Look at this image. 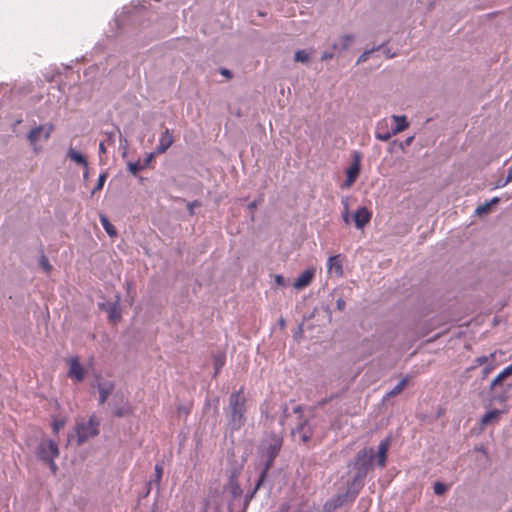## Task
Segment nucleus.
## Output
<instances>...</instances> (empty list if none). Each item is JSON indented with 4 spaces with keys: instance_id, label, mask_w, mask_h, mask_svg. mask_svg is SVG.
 <instances>
[{
    "instance_id": "nucleus-43",
    "label": "nucleus",
    "mask_w": 512,
    "mask_h": 512,
    "mask_svg": "<svg viewBox=\"0 0 512 512\" xmlns=\"http://www.w3.org/2000/svg\"><path fill=\"white\" fill-rule=\"evenodd\" d=\"M54 460L55 459H52V460H49V461L45 462L49 466L52 474H56V472L58 470V467H57V465H56Z\"/></svg>"
},
{
    "instance_id": "nucleus-46",
    "label": "nucleus",
    "mask_w": 512,
    "mask_h": 512,
    "mask_svg": "<svg viewBox=\"0 0 512 512\" xmlns=\"http://www.w3.org/2000/svg\"><path fill=\"white\" fill-rule=\"evenodd\" d=\"M346 303L342 298L337 299L336 307L338 310L343 311L345 309Z\"/></svg>"
},
{
    "instance_id": "nucleus-21",
    "label": "nucleus",
    "mask_w": 512,
    "mask_h": 512,
    "mask_svg": "<svg viewBox=\"0 0 512 512\" xmlns=\"http://www.w3.org/2000/svg\"><path fill=\"white\" fill-rule=\"evenodd\" d=\"M262 483H263V477H259L258 480H257V483H256V485L254 487V489L245 496L244 500L241 499V508H239L238 512H246L251 499L254 497V495L256 494L257 490L262 485Z\"/></svg>"
},
{
    "instance_id": "nucleus-56",
    "label": "nucleus",
    "mask_w": 512,
    "mask_h": 512,
    "mask_svg": "<svg viewBox=\"0 0 512 512\" xmlns=\"http://www.w3.org/2000/svg\"><path fill=\"white\" fill-rule=\"evenodd\" d=\"M500 201V199L498 197H494L490 200V202H488L490 204V207H492L493 205H496L498 204Z\"/></svg>"
},
{
    "instance_id": "nucleus-62",
    "label": "nucleus",
    "mask_w": 512,
    "mask_h": 512,
    "mask_svg": "<svg viewBox=\"0 0 512 512\" xmlns=\"http://www.w3.org/2000/svg\"><path fill=\"white\" fill-rule=\"evenodd\" d=\"M326 403V400H322L321 402H319V405H324Z\"/></svg>"
},
{
    "instance_id": "nucleus-31",
    "label": "nucleus",
    "mask_w": 512,
    "mask_h": 512,
    "mask_svg": "<svg viewBox=\"0 0 512 512\" xmlns=\"http://www.w3.org/2000/svg\"><path fill=\"white\" fill-rule=\"evenodd\" d=\"M408 383V378H403L390 392L387 393L388 397H393L400 394Z\"/></svg>"
},
{
    "instance_id": "nucleus-30",
    "label": "nucleus",
    "mask_w": 512,
    "mask_h": 512,
    "mask_svg": "<svg viewBox=\"0 0 512 512\" xmlns=\"http://www.w3.org/2000/svg\"><path fill=\"white\" fill-rule=\"evenodd\" d=\"M100 222L104 228V230L107 232L109 236H115L116 235V229L115 227L109 222V220L101 215L100 216Z\"/></svg>"
},
{
    "instance_id": "nucleus-23",
    "label": "nucleus",
    "mask_w": 512,
    "mask_h": 512,
    "mask_svg": "<svg viewBox=\"0 0 512 512\" xmlns=\"http://www.w3.org/2000/svg\"><path fill=\"white\" fill-rule=\"evenodd\" d=\"M512 375V364L504 368L490 383V390H494L504 379Z\"/></svg>"
},
{
    "instance_id": "nucleus-59",
    "label": "nucleus",
    "mask_w": 512,
    "mask_h": 512,
    "mask_svg": "<svg viewBox=\"0 0 512 512\" xmlns=\"http://www.w3.org/2000/svg\"><path fill=\"white\" fill-rule=\"evenodd\" d=\"M194 205H197V202L190 203V204L188 205L190 213H193V212H192V210H193V206H194Z\"/></svg>"
},
{
    "instance_id": "nucleus-60",
    "label": "nucleus",
    "mask_w": 512,
    "mask_h": 512,
    "mask_svg": "<svg viewBox=\"0 0 512 512\" xmlns=\"http://www.w3.org/2000/svg\"><path fill=\"white\" fill-rule=\"evenodd\" d=\"M83 176H84V179H86L88 177V167L85 168V172H84Z\"/></svg>"
},
{
    "instance_id": "nucleus-52",
    "label": "nucleus",
    "mask_w": 512,
    "mask_h": 512,
    "mask_svg": "<svg viewBox=\"0 0 512 512\" xmlns=\"http://www.w3.org/2000/svg\"><path fill=\"white\" fill-rule=\"evenodd\" d=\"M220 73L227 78H232V72L226 68H222Z\"/></svg>"
},
{
    "instance_id": "nucleus-45",
    "label": "nucleus",
    "mask_w": 512,
    "mask_h": 512,
    "mask_svg": "<svg viewBox=\"0 0 512 512\" xmlns=\"http://www.w3.org/2000/svg\"><path fill=\"white\" fill-rule=\"evenodd\" d=\"M333 57H334L333 52L324 51L321 55V60L326 61V60L332 59Z\"/></svg>"
},
{
    "instance_id": "nucleus-41",
    "label": "nucleus",
    "mask_w": 512,
    "mask_h": 512,
    "mask_svg": "<svg viewBox=\"0 0 512 512\" xmlns=\"http://www.w3.org/2000/svg\"><path fill=\"white\" fill-rule=\"evenodd\" d=\"M375 51V48H372L370 50H366L364 51L359 57H358V60H357V63H363V62H366L368 59H369V56L372 52Z\"/></svg>"
},
{
    "instance_id": "nucleus-42",
    "label": "nucleus",
    "mask_w": 512,
    "mask_h": 512,
    "mask_svg": "<svg viewBox=\"0 0 512 512\" xmlns=\"http://www.w3.org/2000/svg\"><path fill=\"white\" fill-rule=\"evenodd\" d=\"M494 368L495 362L489 361L487 364H485V367L482 371L483 377H486Z\"/></svg>"
},
{
    "instance_id": "nucleus-32",
    "label": "nucleus",
    "mask_w": 512,
    "mask_h": 512,
    "mask_svg": "<svg viewBox=\"0 0 512 512\" xmlns=\"http://www.w3.org/2000/svg\"><path fill=\"white\" fill-rule=\"evenodd\" d=\"M310 58V53L307 50H298L295 52L294 60L296 62L307 63Z\"/></svg>"
},
{
    "instance_id": "nucleus-14",
    "label": "nucleus",
    "mask_w": 512,
    "mask_h": 512,
    "mask_svg": "<svg viewBox=\"0 0 512 512\" xmlns=\"http://www.w3.org/2000/svg\"><path fill=\"white\" fill-rule=\"evenodd\" d=\"M114 383L110 380H100L97 383V389L99 392V403L104 404L109 395L114 390Z\"/></svg>"
},
{
    "instance_id": "nucleus-25",
    "label": "nucleus",
    "mask_w": 512,
    "mask_h": 512,
    "mask_svg": "<svg viewBox=\"0 0 512 512\" xmlns=\"http://www.w3.org/2000/svg\"><path fill=\"white\" fill-rule=\"evenodd\" d=\"M68 157L70 158V160H72L73 162L79 164V165H82L84 168H87L88 166V162L85 158L84 155H82L80 152L70 148L68 150Z\"/></svg>"
},
{
    "instance_id": "nucleus-47",
    "label": "nucleus",
    "mask_w": 512,
    "mask_h": 512,
    "mask_svg": "<svg viewBox=\"0 0 512 512\" xmlns=\"http://www.w3.org/2000/svg\"><path fill=\"white\" fill-rule=\"evenodd\" d=\"M282 412H283V417H282V420H281V424H283V421L289 417V409H288V406L287 404H284L282 406Z\"/></svg>"
},
{
    "instance_id": "nucleus-8",
    "label": "nucleus",
    "mask_w": 512,
    "mask_h": 512,
    "mask_svg": "<svg viewBox=\"0 0 512 512\" xmlns=\"http://www.w3.org/2000/svg\"><path fill=\"white\" fill-rule=\"evenodd\" d=\"M355 499L347 492L339 493L331 499L327 500L324 509L327 512H333L338 508L344 506L348 502H353Z\"/></svg>"
},
{
    "instance_id": "nucleus-3",
    "label": "nucleus",
    "mask_w": 512,
    "mask_h": 512,
    "mask_svg": "<svg viewBox=\"0 0 512 512\" xmlns=\"http://www.w3.org/2000/svg\"><path fill=\"white\" fill-rule=\"evenodd\" d=\"M374 460V449L364 448L357 453L355 461V474L358 478H365L368 472L372 469V462Z\"/></svg>"
},
{
    "instance_id": "nucleus-20",
    "label": "nucleus",
    "mask_w": 512,
    "mask_h": 512,
    "mask_svg": "<svg viewBox=\"0 0 512 512\" xmlns=\"http://www.w3.org/2000/svg\"><path fill=\"white\" fill-rule=\"evenodd\" d=\"M354 41V36L352 34H345L338 38V40L333 44V49L338 51H345L349 48V46Z\"/></svg>"
},
{
    "instance_id": "nucleus-11",
    "label": "nucleus",
    "mask_w": 512,
    "mask_h": 512,
    "mask_svg": "<svg viewBox=\"0 0 512 512\" xmlns=\"http://www.w3.org/2000/svg\"><path fill=\"white\" fill-rule=\"evenodd\" d=\"M391 445V438L386 437L383 439L377 448L376 454L374 453V459L377 461V465L381 468H384L387 461V453Z\"/></svg>"
},
{
    "instance_id": "nucleus-17",
    "label": "nucleus",
    "mask_w": 512,
    "mask_h": 512,
    "mask_svg": "<svg viewBox=\"0 0 512 512\" xmlns=\"http://www.w3.org/2000/svg\"><path fill=\"white\" fill-rule=\"evenodd\" d=\"M327 270L329 273L335 274L338 277L343 275V267L340 255H334L328 258Z\"/></svg>"
},
{
    "instance_id": "nucleus-10",
    "label": "nucleus",
    "mask_w": 512,
    "mask_h": 512,
    "mask_svg": "<svg viewBox=\"0 0 512 512\" xmlns=\"http://www.w3.org/2000/svg\"><path fill=\"white\" fill-rule=\"evenodd\" d=\"M68 377L76 382H82L85 378V370L77 357L69 359Z\"/></svg>"
},
{
    "instance_id": "nucleus-5",
    "label": "nucleus",
    "mask_w": 512,
    "mask_h": 512,
    "mask_svg": "<svg viewBox=\"0 0 512 512\" xmlns=\"http://www.w3.org/2000/svg\"><path fill=\"white\" fill-rule=\"evenodd\" d=\"M53 131H54V125L51 123L38 125L29 131V133L27 135V139H28L30 145L35 147L41 138L45 141L48 140Z\"/></svg>"
},
{
    "instance_id": "nucleus-48",
    "label": "nucleus",
    "mask_w": 512,
    "mask_h": 512,
    "mask_svg": "<svg viewBox=\"0 0 512 512\" xmlns=\"http://www.w3.org/2000/svg\"><path fill=\"white\" fill-rule=\"evenodd\" d=\"M376 50H377V51L382 50V51H383V53H385V54L387 55V57H388V58H392V57H394V55H395L394 53H393V54H390V53H389V50H388L387 48H385L383 45L378 46V47L375 49V51H376Z\"/></svg>"
},
{
    "instance_id": "nucleus-6",
    "label": "nucleus",
    "mask_w": 512,
    "mask_h": 512,
    "mask_svg": "<svg viewBox=\"0 0 512 512\" xmlns=\"http://www.w3.org/2000/svg\"><path fill=\"white\" fill-rule=\"evenodd\" d=\"M292 436L299 439L302 443H308L313 436V428L308 420H301L298 425L292 429Z\"/></svg>"
},
{
    "instance_id": "nucleus-28",
    "label": "nucleus",
    "mask_w": 512,
    "mask_h": 512,
    "mask_svg": "<svg viewBox=\"0 0 512 512\" xmlns=\"http://www.w3.org/2000/svg\"><path fill=\"white\" fill-rule=\"evenodd\" d=\"M162 475H163V466L161 463H157L155 465V477L154 479L150 480L148 482V491L151 489V485L153 483H155L157 485V487L159 488V485H160V481L162 479Z\"/></svg>"
},
{
    "instance_id": "nucleus-2",
    "label": "nucleus",
    "mask_w": 512,
    "mask_h": 512,
    "mask_svg": "<svg viewBox=\"0 0 512 512\" xmlns=\"http://www.w3.org/2000/svg\"><path fill=\"white\" fill-rule=\"evenodd\" d=\"M99 425L100 422L95 416H91L88 421L78 422L75 427L78 444H82L89 438L98 435Z\"/></svg>"
},
{
    "instance_id": "nucleus-53",
    "label": "nucleus",
    "mask_w": 512,
    "mask_h": 512,
    "mask_svg": "<svg viewBox=\"0 0 512 512\" xmlns=\"http://www.w3.org/2000/svg\"><path fill=\"white\" fill-rule=\"evenodd\" d=\"M106 140L104 141L105 143L107 142L108 144H113L114 143V134L111 132V133H106Z\"/></svg>"
},
{
    "instance_id": "nucleus-16",
    "label": "nucleus",
    "mask_w": 512,
    "mask_h": 512,
    "mask_svg": "<svg viewBox=\"0 0 512 512\" xmlns=\"http://www.w3.org/2000/svg\"><path fill=\"white\" fill-rule=\"evenodd\" d=\"M353 218H354L355 226L358 229H362L366 224L369 223V221L371 219V213L369 212V210L366 207H360L354 213Z\"/></svg>"
},
{
    "instance_id": "nucleus-64",
    "label": "nucleus",
    "mask_w": 512,
    "mask_h": 512,
    "mask_svg": "<svg viewBox=\"0 0 512 512\" xmlns=\"http://www.w3.org/2000/svg\"><path fill=\"white\" fill-rule=\"evenodd\" d=\"M151 512H156L155 510L151 511Z\"/></svg>"
},
{
    "instance_id": "nucleus-34",
    "label": "nucleus",
    "mask_w": 512,
    "mask_h": 512,
    "mask_svg": "<svg viewBox=\"0 0 512 512\" xmlns=\"http://www.w3.org/2000/svg\"><path fill=\"white\" fill-rule=\"evenodd\" d=\"M143 170V166L141 165V161L138 160L136 162L128 163V171L134 176L138 174L139 171Z\"/></svg>"
},
{
    "instance_id": "nucleus-63",
    "label": "nucleus",
    "mask_w": 512,
    "mask_h": 512,
    "mask_svg": "<svg viewBox=\"0 0 512 512\" xmlns=\"http://www.w3.org/2000/svg\"><path fill=\"white\" fill-rule=\"evenodd\" d=\"M238 511H239V507H236L235 512H238Z\"/></svg>"
},
{
    "instance_id": "nucleus-37",
    "label": "nucleus",
    "mask_w": 512,
    "mask_h": 512,
    "mask_svg": "<svg viewBox=\"0 0 512 512\" xmlns=\"http://www.w3.org/2000/svg\"><path fill=\"white\" fill-rule=\"evenodd\" d=\"M447 489V485L442 482L434 483L433 490L436 495H443L447 491Z\"/></svg>"
},
{
    "instance_id": "nucleus-38",
    "label": "nucleus",
    "mask_w": 512,
    "mask_h": 512,
    "mask_svg": "<svg viewBox=\"0 0 512 512\" xmlns=\"http://www.w3.org/2000/svg\"><path fill=\"white\" fill-rule=\"evenodd\" d=\"M491 210V207H490V204L487 202L485 204H482V205H479L476 210H475V213L478 215V216H482V215H486L490 212Z\"/></svg>"
},
{
    "instance_id": "nucleus-9",
    "label": "nucleus",
    "mask_w": 512,
    "mask_h": 512,
    "mask_svg": "<svg viewBox=\"0 0 512 512\" xmlns=\"http://www.w3.org/2000/svg\"><path fill=\"white\" fill-rule=\"evenodd\" d=\"M360 173V155L359 153L354 154V160L346 170V180L344 186L349 188L356 181Z\"/></svg>"
},
{
    "instance_id": "nucleus-15",
    "label": "nucleus",
    "mask_w": 512,
    "mask_h": 512,
    "mask_svg": "<svg viewBox=\"0 0 512 512\" xmlns=\"http://www.w3.org/2000/svg\"><path fill=\"white\" fill-rule=\"evenodd\" d=\"M315 275V270L313 268L306 269L303 273H301L298 278L294 281L293 286L295 289L300 290L308 286L313 280Z\"/></svg>"
},
{
    "instance_id": "nucleus-55",
    "label": "nucleus",
    "mask_w": 512,
    "mask_h": 512,
    "mask_svg": "<svg viewBox=\"0 0 512 512\" xmlns=\"http://www.w3.org/2000/svg\"><path fill=\"white\" fill-rule=\"evenodd\" d=\"M257 205H258V201L254 200L248 204V209L250 211H253L254 209H256Z\"/></svg>"
},
{
    "instance_id": "nucleus-19",
    "label": "nucleus",
    "mask_w": 512,
    "mask_h": 512,
    "mask_svg": "<svg viewBox=\"0 0 512 512\" xmlns=\"http://www.w3.org/2000/svg\"><path fill=\"white\" fill-rule=\"evenodd\" d=\"M242 493L243 491L238 484L234 483L231 485V494L233 499L229 504V512H235L236 507L241 508Z\"/></svg>"
},
{
    "instance_id": "nucleus-13",
    "label": "nucleus",
    "mask_w": 512,
    "mask_h": 512,
    "mask_svg": "<svg viewBox=\"0 0 512 512\" xmlns=\"http://www.w3.org/2000/svg\"><path fill=\"white\" fill-rule=\"evenodd\" d=\"M173 143V134L170 129L166 128L159 137V142L155 151L158 154H163L172 146Z\"/></svg>"
},
{
    "instance_id": "nucleus-36",
    "label": "nucleus",
    "mask_w": 512,
    "mask_h": 512,
    "mask_svg": "<svg viewBox=\"0 0 512 512\" xmlns=\"http://www.w3.org/2000/svg\"><path fill=\"white\" fill-rule=\"evenodd\" d=\"M266 461H265V464H264V468L260 474L259 477H263V481L265 480L266 478V475H267V472L269 471V469L272 467L273 465V462L275 460V458H270V456H266Z\"/></svg>"
},
{
    "instance_id": "nucleus-39",
    "label": "nucleus",
    "mask_w": 512,
    "mask_h": 512,
    "mask_svg": "<svg viewBox=\"0 0 512 512\" xmlns=\"http://www.w3.org/2000/svg\"><path fill=\"white\" fill-rule=\"evenodd\" d=\"M158 153L156 151L154 152H151L149 153L143 160V162H141V165L143 166V169H145L146 167H148L150 165V163L154 160L155 156L157 155Z\"/></svg>"
},
{
    "instance_id": "nucleus-12",
    "label": "nucleus",
    "mask_w": 512,
    "mask_h": 512,
    "mask_svg": "<svg viewBox=\"0 0 512 512\" xmlns=\"http://www.w3.org/2000/svg\"><path fill=\"white\" fill-rule=\"evenodd\" d=\"M396 133H391L388 120L386 118L380 120L376 124L375 137L380 141H388Z\"/></svg>"
},
{
    "instance_id": "nucleus-54",
    "label": "nucleus",
    "mask_w": 512,
    "mask_h": 512,
    "mask_svg": "<svg viewBox=\"0 0 512 512\" xmlns=\"http://www.w3.org/2000/svg\"><path fill=\"white\" fill-rule=\"evenodd\" d=\"M105 153H106L105 142L101 141L100 144H99V154L101 156L102 154H105Z\"/></svg>"
},
{
    "instance_id": "nucleus-24",
    "label": "nucleus",
    "mask_w": 512,
    "mask_h": 512,
    "mask_svg": "<svg viewBox=\"0 0 512 512\" xmlns=\"http://www.w3.org/2000/svg\"><path fill=\"white\" fill-rule=\"evenodd\" d=\"M282 446V441L279 438L273 439V441L266 448V456L270 458H276Z\"/></svg>"
},
{
    "instance_id": "nucleus-61",
    "label": "nucleus",
    "mask_w": 512,
    "mask_h": 512,
    "mask_svg": "<svg viewBox=\"0 0 512 512\" xmlns=\"http://www.w3.org/2000/svg\"><path fill=\"white\" fill-rule=\"evenodd\" d=\"M412 139H413L412 137H409V138L406 140V144H407V145H409V144L411 143Z\"/></svg>"
},
{
    "instance_id": "nucleus-58",
    "label": "nucleus",
    "mask_w": 512,
    "mask_h": 512,
    "mask_svg": "<svg viewBox=\"0 0 512 512\" xmlns=\"http://www.w3.org/2000/svg\"><path fill=\"white\" fill-rule=\"evenodd\" d=\"M506 182L510 183L512 182V169L508 171V175L506 177Z\"/></svg>"
},
{
    "instance_id": "nucleus-33",
    "label": "nucleus",
    "mask_w": 512,
    "mask_h": 512,
    "mask_svg": "<svg viewBox=\"0 0 512 512\" xmlns=\"http://www.w3.org/2000/svg\"><path fill=\"white\" fill-rule=\"evenodd\" d=\"M39 265L40 267L46 272V273H50L51 270H52V266L51 264L49 263V260L48 258L45 256V254L43 253V251L41 252V256H40V259H39Z\"/></svg>"
},
{
    "instance_id": "nucleus-26",
    "label": "nucleus",
    "mask_w": 512,
    "mask_h": 512,
    "mask_svg": "<svg viewBox=\"0 0 512 512\" xmlns=\"http://www.w3.org/2000/svg\"><path fill=\"white\" fill-rule=\"evenodd\" d=\"M489 361L495 362V353H490L489 355L480 356L474 359L473 365L470 369H475L478 366H482L487 364Z\"/></svg>"
},
{
    "instance_id": "nucleus-4",
    "label": "nucleus",
    "mask_w": 512,
    "mask_h": 512,
    "mask_svg": "<svg viewBox=\"0 0 512 512\" xmlns=\"http://www.w3.org/2000/svg\"><path fill=\"white\" fill-rule=\"evenodd\" d=\"M37 458L43 462L55 459L59 456V448L53 440H42L36 450Z\"/></svg>"
},
{
    "instance_id": "nucleus-51",
    "label": "nucleus",
    "mask_w": 512,
    "mask_h": 512,
    "mask_svg": "<svg viewBox=\"0 0 512 512\" xmlns=\"http://www.w3.org/2000/svg\"><path fill=\"white\" fill-rule=\"evenodd\" d=\"M275 281L278 285H281V286H285V279L283 276L281 275H276L275 276Z\"/></svg>"
},
{
    "instance_id": "nucleus-49",
    "label": "nucleus",
    "mask_w": 512,
    "mask_h": 512,
    "mask_svg": "<svg viewBox=\"0 0 512 512\" xmlns=\"http://www.w3.org/2000/svg\"><path fill=\"white\" fill-rule=\"evenodd\" d=\"M64 425V422L63 421H55L53 423V431L55 433H57L59 431V429Z\"/></svg>"
},
{
    "instance_id": "nucleus-40",
    "label": "nucleus",
    "mask_w": 512,
    "mask_h": 512,
    "mask_svg": "<svg viewBox=\"0 0 512 512\" xmlns=\"http://www.w3.org/2000/svg\"><path fill=\"white\" fill-rule=\"evenodd\" d=\"M223 365H224L223 357H221V356L215 357V359H214L215 375H217L219 373V371Z\"/></svg>"
},
{
    "instance_id": "nucleus-1",
    "label": "nucleus",
    "mask_w": 512,
    "mask_h": 512,
    "mask_svg": "<svg viewBox=\"0 0 512 512\" xmlns=\"http://www.w3.org/2000/svg\"><path fill=\"white\" fill-rule=\"evenodd\" d=\"M246 411V397L243 394V388H241L230 395L228 405L224 408L228 419V427L231 431L239 430L245 424Z\"/></svg>"
},
{
    "instance_id": "nucleus-7",
    "label": "nucleus",
    "mask_w": 512,
    "mask_h": 512,
    "mask_svg": "<svg viewBox=\"0 0 512 512\" xmlns=\"http://www.w3.org/2000/svg\"><path fill=\"white\" fill-rule=\"evenodd\" d=\"M99 308L108 314V319L117 322L121 319L120 296L116 295L113 302H103L99 304Z\"/></svg>"
},
{
    "instance_id": "nucleus-50",
    "label": "nucleus",
    "mask_w": 512,
    "mask_h": 512,
    "mask_svg": "<svg viewBox=\"0 0 512 512\" xmlns=\"http://www.w3.org/2000/svg\"><path fill=\"white\" fill-rule=\"evenodd\" d=\"M508 184V182H506V179H499L496 184H495V188H503L505 187L506 185Z\"/></svg>"
},
{
    "instance_id": "nucleus-18",
    "label": "nucleus",
    "mask_w": 512,
    "mask_h": 512,
    "mask_svg": "<svg viewBox=\"0 0 512 512\" xmlns=\"http://www.w3.org/2000/svg\"><path fill=\"white\" fill-rule=\"evenodd\" d=\"M364 479L365 478H358V475H354L351 481L347 484V492L354 498L358 496L359 492L364 486Z\"/></svg>"
},
{
    "instance_id": "nucleus-27",
    "label": "nucleus",
    "mask_w": 512,
    "mask_h": 512,
    "mask_svg": "<svg viewBox=\"0 0 512 512\" xmlns=\"http://www.w3.org/2000/svg\"><path fill=\"white\" fill-rule=\"evenodd\" d=\"M113 413L114 416L121 418L130 415L132 413V409L128 403H123L121 405H116Z\"/></svg>"
},
{
    "instance_id": "nucleus-35",
    "label": "nucleus",
    "mask_w": 512,
    "mask_h": 512,
    "mask_svg": "<svg viewBox=\"0 0 512 512\" xmlns=\"http://www.w3.org/2000/svg\"><path fill=\"white\" fill-rule=\"evenodd\" d=\"M107 177H108V173L107 172H103V173H101L99 175L97 184L94 187L92 193H95V192H97V191H99V190H101L103 188Z\"/></svg>"
},
{
    "instance_id": "nucleus-22",
    "label": "nucleus",
    "mask_w": 512,
    "mask_h": 512,
    "mask_svg": "<svg viewBox=\"0 0 512 512\" xmlns=\"http://www.w3.org/2000/svg\"><path fill=\"white\" fill-rule=\"evenodd\" d=\"M392 120L396 123V125L391 128V133H396V135L398 133L404 131L409 126L407 118L404 115H402V116L393 115Z\"/></svg>"
},
{
    "instance_id": "nucleus-57",
    "label": "nucleus",
    "mask_w": 512,
    "mask_h": 512,
    "mask_svg": "<svg viewBox=\"0 0 512 512\" xmlns=\"http://www.w3.org/2000/svg\"><path fill=\"white\" fill-rule=\"evenodd\" d=\"M302 411H303V408L301 405H297L293 408V412L296 414H300V413H302Z\"/></svg>"
},
{
    "instance_id": "nucleus-29",
    "label": "nucleus",
    "mask_w": 512,
    "mask_h": 512,
    "mask_svg": "<svg viewBox=\"0 0 512 512\" xmlns=\"http://www.w3.org/2000/svg\"><path fill=\"white\" fill-rule=\"evenodd\" d=\"M500 411L499 410H490L488 411L487 413H485L481 419V424L482 425H487L489 423H491L493 420H496L499 415H500Z\"/></svg>"
},
{
    "instance_id": "nucleus-44",
    "label": "nucleus",
    "mask_w": 512,
    "mask_h": 512,
    "mask_svg": "<svg viewBox=\"0 0 512 512\" xmlns=\"http://www.w3.org/2000/svg\"><path fill=\"white\" fill-rule=\"evenodd\" d=\"M342 218H343V221H344L346 224H349V222H350V216H349V213H348V205H347V202H345V212L343 213Z\"/></svg>"
}]
</instances>
